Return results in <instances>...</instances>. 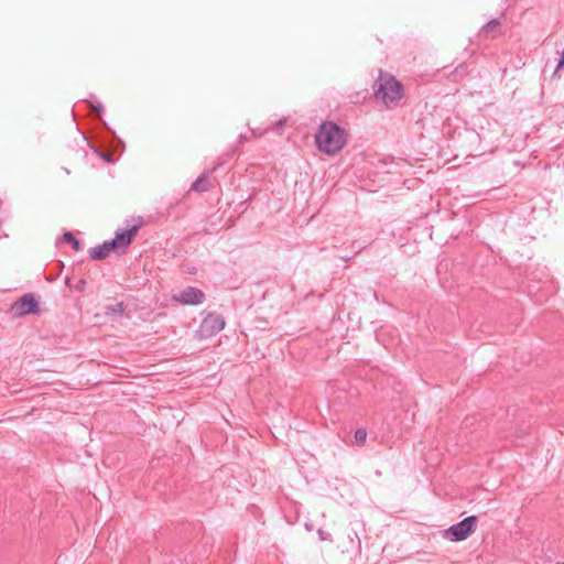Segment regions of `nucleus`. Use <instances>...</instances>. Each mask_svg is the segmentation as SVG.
<instances>
[{"mask_svg": "<svg viewBox=\"0 0 564 564\" xmlns=\"http://www.w3.org/2000/svg\"><path fill=\"white\" fill-rule=\"evenodd\" d=\"M225 326L226 321L223 315L214 312L207 313L196 330V337L198 339L210 338L221 332Z\"/></svg>", "mask_w": 564, "mask_h": 564, "instance_id": "7ed1b4c3", "label": "nucleus"}, {"mask_svg": "<svg viewBox=\"0 0 564 564\" xmlns=\"http://www.w3.org/2000/svg\"><path fill=\"white\" fill-rule=\"evenodd\" d=\"M14 316H24L39 313V302L32 293H26L12 305Z\"/></svg>", "mask_w": 564, "mask_h": 564, "instance_id": "39448f33", "label": "nucleus"}, {"mask_svg": "<svg viewBox=\"0 0 564 564\" xmlns=\"http://www.w3.org/2000/svg\"><path fill=\"white\" fill-rule=\"evenodd\" d=\"M501 22L498 19H494L485 24L481 29V32L490 37H496L499 33Z\"/></svg>", "mask_w": 564, "mask_h": 564, "instance_id": "1a4fd4ad", "label": "nucleus"}, {"mask_svg": "<svg viewBox=\"0 0 564 564\" xmlns=\"http://www.w3.org/2000/svg\"><path fill=\"white\" fill-rule=\"evenodd\" d=\"M348 134L345 129L332 121H324L316 134L315 143L317 149L327 154H338L347 143Z\"/></svg>", "mask_w": 564, "mask_h": 564, "instance_id": "f257e3e1", "label": "nucleus"}, {"mask_svg": "<svg viewBox=\"0 0 564 564\" xmlns=\"http://www.w3.org/2000/svg\"><path fill=\"white\" fill-rule=\"evenodd\" d=\"M354 438L357 444H364L367 438V431L365 429H358L355 432Z\"/></svg>", "mask_w": 564, "mask_h": 564, "instance_id": "ddd939ff", "label": "nucleus"}, {"mask_svg": "<svg viewBox=\"0 0 564 564\" xmlns=\"http://www.w3.org/2000/svg\"><path fill=\"white\" fill-rule=\"evenodd\" d=\"M137 231V227L118 231L116 234V237L109 241V246H111L116 250L126 249L131 243L132 238L135 236Z\"/></svg>", "mask_w": 564, "mask_h": 564, "instance_id": "0eeeda50", "label": "nucleus"}, {"mask_svg": "<svg viewBox=\"0 0 564 564\" xmlns=\"http://www.w3.org/2000/svg\"><path fill=\"white\" fill-rule=\"evenodd\" d=\"M317 533H318L321 540H323V541H332V536H330L329 533H327V532H325L323 530H318Z\"/></svg>", "mask_w": 564, "mask_h": 564, "instance_id": "2eb2a0df", "label": "nucleus"}, {"mask_svg": "<svg viewBox=\"0 0 564 564\" xmlns=\"http://www.w3.org/2000/svg\"><path fill=\"white\" fill-rule=\"evenodd\" d=\"M63 240L69 243L75 251H79L82 249L80 242L75 238L72 232H65L63 235Z\"/></svg>", "mask_w": 564, "mask_h": 564, "instance_id": "f8f14e48", "label": "nucleus"}, {"mask_svg": "<svg viewBox=\"0 0 564 564\" xmlns=\"http://www.w3.org/2000/svg\"><path fill=\"white\" fill-rule=\"evenodd\" d=\"M115 250L111 246H109V241H105L102 245L90 248L89 256L93 260H104L106 259L110 251Z\"/></svg>", "mask_w": 564, "mask_h": 564, "instance_id": "6e6552de", "label": "nucleus"}, {"mask_svg": "<svg viewBox=\"0 0 564 564\" xmlns=\"http://www.w3.org/2000/svg\"><path fill=\"white\" fill-rule=\"evenodd\" d=\"M173 299L184 305H198L205 301L206 295L200 289L187 286L174 295Z\"/></svg>", "mask_w": 564, "mask_h": 564, "instance_id": "423d86ee", "label": "nucleus"}, {"mask_svg": "<svg viewBox=\"0 0 564 564\" xmlns=\"http://www.w3.org/2000/svg\"><path fill=\"white\" fill-rule=\"evenodd\" d=\"M212 184L206 174L199 176L191 186V189L196 192H206L210 188Z\"/></svg>", "mask_w": 564, "mask_h": 564, "instance_id": "9d476101", "label": "nucleus"}, {"mask_svg": "<svg viewBox=\"0 0 564 564\" xmlns=\"http://www.w3.org/2000/svg\"><path fill=\"white\" fill-rule=\"evenodd\" d=\"M467 74V67L465 64H459L454 72L452 73L453 76H464Z\"/></svg>", "mask_w": 564, "mask_h": 564, "instance_id": "4468645a", "label": "nucleus"}, {"mask_svg": "<svg viewBox=\"0 0 564 564\" xmlns=\"http://www.w3.org/2000/svg\"><path fill=\"white\" fill-rule=\"evenodd\" d=\"M477 518L469 516L460 522L453 524L445 531V536L453 542L467 539L476 527Z\"/></svg>", "mask_w": 564, "mask_h": 564, "instance_id": "20e7f679", "label": "nucleus"}, {"mask_svg": "<svg viewBox=\"0 0 564 564\" xmlns=\"http://www.w3.org/2000/svg\"><path fill=\"white\" fill-rule=\"evenodd\" d=\"M246 139H247V137H246V135H243V134H240V135H239V140H240V142H243Z\"/></svg>", "mask_w": 564, "mask_h": 564, "instance_id": "f3484780", "label": "nucleus"}, {"mask_svg": "<svg viewBox=\"0 0 564 564\" xmlns=\"http://www.w3.org/2000/svg\"><path fill=\"white\" fill-rule=\"evenodd\" d=\"M124 312V305L122 302H119L115 305H111V306H107L106 307V311H105V314L110 316V315H122Z\"/></svg>", "mask_w": 564, "mask_h": 564, "instance_id": "9b49d317", "label": "nucleus"}, {"mask_svg": "<svg viewBox=\"0 0 564 564\" xmlns=\"http://www.w3.org/2000/svg\"><path fill=\"white\" fill-rule=\"evenodd\" d=\"M375 96L389 106L402 97V85L390 74L380 72L375 84Z\"/></svg>", "mask_w": 564, "mask_h": 564, "instance_id": "f03ea898", "label": "nucleus"}, {"mask_svg": "<svg viewBox=\"0 0 564 564\" xmlns=\"http://www.w3.org/2000/svg\"><path fill=\"white\" fill-rule=\"evenodd\" d=\"M563 67H564V50L561 52V57H560V61L557 63V66H556V69H555L554 74H556Z\"/></svg>", "mask_w": 564, "mask_h": 564, "instance_id": "dca6fc26", "label": "nucleus"}]
</instances>
